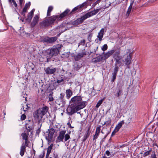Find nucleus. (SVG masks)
Here are the masks:
<instances>
[{"label":"nucleus","instance_id":"nucleus-1","mask_svg":"<svg viewBox=\"0 0 158 158\" xmlns=\"http://www.w3.org/2000/svg\"><path fill=\"white\" fill-rule=\"evenodd\" d=\"M48 108L47 106L40 108L36 110L33 113V116L39 122L42 120L43 116L48 112Z\"/></svg>","mask_w":158,"mask_h":158},{"label":"nucleus","instance_id":"nucleus-2","mask_svg":"<svg viewBox=\"0 0 158 158\" xmlns=\"http://www.w3.org/2000/svg\"><path fill=\"white\" fill-rule=\"evenodd\" d=\"M21 135L22 139L25 140L24 142L22 143L20 148V154L21 156H23L26 151V147L28 146V144L30 142L28 140V133L27 134L24 132Z\"/></svg>","mask_w":158,"mask_h":158},{"label":"nucleus","instance_id":"nucleus-3","mask_svg":"<svg viewBox=\"0 0 158 158\" xmlns=\"http://www.w3.org/2000/svg\"><path fill=\"white\" fill-rule=\"evenodd\" d=\"M57 18V16L53 15L48 19H45L40 23V25L42 28L46 27L52 25Z\"/></svg>","mask_w":158,"mask_h":158},{"label":"nucleus","instance_id":"nucleus-4","mask_svg":"<svg viewBox=\"0 0 158 158\" xmlns=\"http://www.w3.org/2000/svg\"><path fill=\"white\" fill-rule=\"evenodd\" d=\"M66 131L65 130H62L59 132V135L57 136L55 142L56 143L63 142L64 139V142L67 141L70 138V136L68 134H66Z\"/></svg>","mask_w":158,"mask_h":158},{"label":"nucleus","instance_id":"nucleus-5","mask_svg":"<svg viewBox=\"0 0 158 158\" xmlns=\"http://www.w3.org/2000/svg\"><path fill=\"white\" fill-rule=\"evenodd\" d=\"M59 45L55 47H53L50 50L49 53L50 55L51 56H56L57 55L59 52V48H60Z\"/></svg>","mask_w":158,"mask_h":158},{"label":"nucleus","instance_id":"nucleus-6","mask_svg":"<svg viewBox=\"0 0 158 158\" xmlns=\"http://www.w3.org/2000/svg\"><path fill=\"white\" fill-rule=\"evenodd\" d=\"M48 135L46 136L45 138L46 140L49 142L51 141L53 138L55 130L53 128H51L48 130Z\"/></svg>","mask_w":158,"mask_h":158},{"label":"nucleus","instance_id":"nucleus-7","mask_svg":"<svg viewBox=\"0 0 158 158\" xmlns=\"http://www.w3.org/2000/svg\"><path fill=\"white\" fill-rule=\"evenodd\" d=\"M88 18V17L87 15L86 14L83 16H81V18L77 19L75 21L73 22L74 24L75 25H77L81 23L84 20Z\"/></svg>","mask_w":158,"mask_h":158},{"label":"nucleus","instance_id":"nucleus-8","mask_svg":"<svg viewBox=\"0 0 158 158\" xmlns=\"http://www.w3.org/2000/svg\"><path fill=\"white\" fill-rule=\"evenodd\" d=\"M86 102L85 101H81L74 105L78 111L84 108L86 105Z\"/></svg>","mask_w":158,"mask_h":158},{"label":"nucleus","instance_id":"nucleus-9","mask_svg":"<svg viewBox=\"0 0 158 158\" xmlns=\"http://www.w3.org/2000/svg\"><path fill=\"white\" fill-rule=\"evenodd\" d=\"M86 4L85 2H84L81 5L77 6L74 8L70 12V14H74L77 11H80L82 10V8Z\"/></svg>","mask_w":158,"mask_h":158},{"label":"nucleus","instance_id":"nucleus-10","mask_svg":"<svg viewBox=\"0 0 158 158\" xmlns=\"http://www.w3.org/2000/svg\"><path fill=\"white\" fill-rule=\"evenodd\" d=\"M57 39L56 37H47L44 38L42 40L43 43L46 42L47 43H52L55 41Z\"/></svg>","mask_w":158,"mask_h":158},{"label":"nucleus","instance_id":"nucleus-11","mask_svg":"<svg viewBox=\"0 0 158 158\" xmlns=\"http://www.w3.org/2000/svg\"><path fill=\"white\" fill-rule=\"evenodd\" d=\"M39 18L40 16L39 15L37 14L35 15L31 23V27H33L36 25L38 22Z\"/></svg>","mask_w":158,"mask_h":158},{"label":"nucleus","instance_id":"nucleus-12","mask_svg":"<svg viewBox=\"0 0 158 158\" xmlns=\"http://www.w3.org/2000/svg\"><path fill=\"white\" fill-rule=\"evenodd\" d=\"M26 127L28 132H31V133L34 128V123L32 122H29V123H27Z\"/></svg>","mask_w":158,"mask_h":158},{"label":"nucleus","instance_id":"nucleus-13","mask_svg":"<svg viewBox=\"0 0 158 158\" xmlns=\"http://www.w3.org/2000/svg\"><path fill=\"white\" fill-rule=\"evenodd\" d=\"M64 94L61 93L60 97L55 99V102L57 104L60 105L61 103H62L64 102Z\"/></svg>","mask_w":158,"mask_h":158},{"label":"nucleus","instance_id":"nucleus-14","mask_svg":"<svg viewBox=\"0 0 158 158\" xmlns=\"http://www.w3.org/2000/svg\"><path fill=\"white\" fill-rule=\"evenodd\" d=\"M67 111L68 114L69 115H71L78 111L74 105L72 107L68 108L67 109Z\"/></svg>","mask_w":158,"mask_h":158},{"label":"nucleus","instance_id":"nucleus-15","mask_svg":"<svg viewBox=\"0 0 158 158\" xmlns=\"http://www.w3.org/2000/svg\"><path fill=\"white\" fill-rule=\"evenodd\" d=\"M56 70V68H52L50 67H48L45 69L46 73L48 75L54 74V73Z\"/></svg>","mask_w":158,"mask_h":158},{"label":"nucleus","instance_id":"nucleus-16","mask_svg":"<svg viewBox=\"0 0 158 158\" xmlns=\"http://www.w3.org/2000/svg\"><path fill=\"white\" fill-rule=\"evenodd\" d=\"M115 52V50L114 49H112L110 51H108L107 52L105 53L104 55L102 56L103 60L107 59L108 57H110L112 54H113Z\"/></svg>","mask_w":158,"mask_h":158},{"label":"nucleus","instance_id":"nucleus-17","mask_svg":"<svg viewBox=\"0 0 158 158\" xmlns=\"http://www.w3.org/2000/svg\"><path fill=\"white\" fill-rule=\"evenodd\" d=\"M115 91V94H114V95L119 99L123 95V89L116 88Z\"/></svg>","mask_w":158,"mask_h":158},{"label":"nucleus","instance_id":"nucleus-18","mask_svg":"<svg viewBox=\"0 0 158 158\" xmlns=\"http://www.w3.org/2000/svg\"><path fill=\"white\" fill-rule=\"evenodd\" d=\"M82 100V99L81 97L79 96H75L71 99V101L74 103V105L79 102H80Z\"/></svg>","mask_w":158,"mask_h":158},{"label":"nucleus","instance_id":"nucleus-19","mask_svg":"<svg viewBox=\"0 0 158 158\" xmlns=\"http://www.w3.org/2000/svg\"><path fill=\"white\" fill-rule=\"evenodd\" d=\"M35 68V65L33 63L31 62H29L28 63L27 68L30 72L34 73L35 72V71L34 70Z\"/></svg>","mask_w":158,"mask_h":158},{"label":"nucleus","instance_id":"nucleus-20","mask_svg":"<svg viewBox=\"0 0 158 158\" xmlns=\"http://www.w3.org/2000/svg\"><path fill=\"white\" fill-rule=\"evenodd\" d=\"M86 55V52L79 53L77 55L74 56V59L76 61H78L84 55Z\"/></svg>","mask_w":158,"mask_h":158},{"label":"nucleus","instance_id":"nucleus-21","mask_svg":"<svg viewBox=\"0 0 158 158\" xmlns=\"http://www.w3.org/2000/svg\"><path fill=\"white\" fill-rule=\"evenodd\" d=\"M102 60H103L102 57L101 56H98L92 59L91 61L94 63L99 62Z\"/></svg>","mask_w":158,"mask_h":158},{"label":"nucleus","instance_id":"nucleus-22","mask_svg":"<svg viewBox=\"0 0 158 158\" xmlns=\"http://www.w3.org/2000/svg\"><path fill=\"white\" fill-rule=\"evenodd\" d=\"M35 10V9H33L28 15L27 17V20L29 22H30L31 21V20L33 17L34 15V12Z\"/></svg>","mask_w":158,"mask_h":158},{"label":"nucleus","instance_id":"nucleus-23","mask_svg":"<svg viewBox=\"0 0 158 158\" xmlns=\"http://www.w3.org/2000/svg\"><path fill=\"white\" fill-rule=\"evenodd\" d=\"M70 10L68 9H66L63 13L61 14L59 16V17L60 18H62L70 14Z\"/></svg>","mask_w":158,"mask_h":158},{"label":"nucleus","instance_id":"nucleus-24","mask_svg":"<svg viewBox=\"0 0 158 158\" xmlns=\"http://www.w3.org/2000/svg\"><path fill=\"white\" fill-rule=\"evenodd\" d=\"M100 9H97L94 10H93L90 12H89L88 13H87L86 14L88 16V18L90 17L93 15H95L100 10Z\"/></svg>","mask_w":158,"mask_h":158},{"label":"nucleus","instance_id":"nucleus-25","mask_svg":"<svg viewBox=\"0 0 158 158\" xmlns=\"http://www.w3.org/2000/svg\"><path fill=\"white\" fill-rule=\"evenodd\" d=\"M104 31V28H102L100 30V32L98 33L97 37L98 38V40L100 41H101L102 40Z\"/></svg>","mask_w":158,"mask_h":158},{"label":"nucleus","instance_id":"nucleus-26","mask_svg":"<svg viewBox=\"0 0 158 158\" xmlns=\"http://www.w3.org/2000/svg\"><path fill=\"white\" fill-rule=\"evenodd\" d=\"M31 5L30 2H29L28 3H26L25 5V7L23 8V11L22 12V15L23 16L25 15V13L26 12L27 10L29 7Z\"/></svg>","mask_w":158,"mask_h":158},{"label":"nucleus","instance_id":"nucleus-27","mask_svg":"<svg viewBox=\"0 0 158 158\" xmlns=\"http://www.w3.org/2000/svg\"><path fill=\"white\" fill-rule=\"evenodd\" d=\"M124 121L123 120L119 123L116 125L115 128V131L118 132L119 131L120 128H121L122 125L124 124Z\"/></svg>","mask_w":158,"mask_h":158},{"label":"nucleus","instance_id":"nucleus-28","mask_svg":"<svg viewBox=\"0 0 158 158\" xmlns=\"http://www.w3.org/2000/svg\"><path fill=\"white\" fill-rule=\"evenodd\" d=\"M124 85L123 81L122 79H120L118 81L117 84V87L116 88L123 89L122 87Z\"/></svg>","mask_w":158,"mask_h":158},{"label":"nucleus","instance_id":"nucleus-29","mask_svg":"<svg viewBox=\"0 0 158 158\" xmlns=\"http://www.w3.org/2000/svg\"><path fill=\"white\" fill-rule=\"evenodd\" d=\"M131 58L130 53L127 56V57L125 58V62H126L125 64L127 65H129L131 64Z\"/></svg>","mask_w":158,"mask_h":158},{"label":"nucleus","instance_id":"nucleus-30","mask_svg":"<svg viewBox=\"0 0 158 158\" xmlns=\"http://www.w3.org/2000/svg\"><path fill=\"white\" fill-rule=\"evenodd\" d=\"M65 93L67 98H69L72 95V91L70 89H67Z\"/></svg>","mask_w":158,"mask_h":158},{"label":"nucleus","instance_id":"nucleus-31","mask_svg":"<svg viewBox=\"0 0 158 158\" xmlns=\"http://www.w3.org/2000/svg\"><path fill=\"white\" fill-rule=\"evenodd\" d=\"M120 52L119 51H118L115 52L113 54V57L115 59L122 57V56H120Z\"/></svg>","mask_w":158,"mask_h":158},{"label":"nucleus","instance_id":"nucleus-32","mask_svg":"<svg viewBox=\"0 0 158 158\" xmlns=\"http://www.w3.org/2000/svg\"><path fill=\"white\" fill-rule=\"evenodd\" d=\"M122 57L121 58H119L116 59H115V65H117V64L119 66H120L122 64Z\"/></svg>","mask_w":158,"mask_h":158},{"label":"nucleus","instance_id":"nucleus-33","mask_svg":"<svg viewBox=\"0 0 158 158\" xmlns=\"http://www.w3.org/2000/svg\"><path fill=\"white\" fill-rule=\"evenodd\" d=\"M53 7L52 6H50L48 7L47 10V16L48 17L50 16L51 15V12L52 10Z\"/></svg>","mask_w":158,"mask_h":158},{"label":"nucleus","instance_id":"nucleus-34","mask_svg":"<svg viewBox=\"0 0 158 158\" xmlns=\"http://www.w3.org/2000/svg\"><path fill=\"white\" fill-rule=\"evenodd\" d=\"M101 126L100 125L96 127V130L95 132V134L99 135V134L100 132V128Z\"/></svg>","mask_w":158,"mask_h":158},{"label":"nucleus","instance_id":"nucleus-35","mask_svg":"<svg viewBox=\"0 0 158 158\" xmlns=\"http://www.w3.org/2000/svg\"><path fill=\"white\" fill-rule=\"evenodd\" d=\"M119 68L117 65H115L114 68V71L112 73L117 74Z\"/></svg>","mask_w":158,"mask_h":158},{"label":"nucleus","instance_id":"nucleus-36","mask_svg":"<svg viewBox=\"0 0 158 158\" xmlns=\"http://www.w3.org/2000/svg\"><path fill=\"white\" fill-rule=\"evenodd\" d=\"M53 93L52 92L49 94L48 95V98L49 101L50 102L53 101L54 100V98L52 96Z\"/></svg>","mask_w":158,"mask_h":158},{"label":"nucleus","instance_id":"nucleus-37","mask_svg":"<svg viewBox=\"0 0 158 158\" xmlns=\"http://www.w3.org/2000/svg\"><path fill=\"white\" fill-rule=\"evenodd\" d=\"M103 101V99H101L99 100L98 102H97L96 106V108H98L100 106V105L102 103Z\"/></svg>","mask_w":158,"mask_h":158},{"label":"nucleus","instance_id":"nucleus-38","mask_svg":"<svg viewBox=\"0 0 158 158\" xmlns=\"http://www.w3.org/2000/svg\"><path fill=\"white\" fill-rule=\"evenodd\" d=\"M151 151L152 150H150L145 152L143 154V156L145 157L150 155L151 153Z\"/></svg>","mask_w":158,"mask_h":158},{"label":"nucleus","instance_id":"nucleus-39","mask_svg":"<svg viewBox=\"0 0 158 158\" xmlns=\"http://www.w3.org/2000/svg\"><path fill=\"white\" fill-rule=\"evenodd\" d=\"M132 8V7H130V6L129 7L127 11V13L126 14V15L127 16H128L129 15V14H130L131 12V10Z\"/></svg>","mask_w":158,"mask_h":158},{"label":"nucleus","instance_id":"nucleus-40","mask_svg":"<svg viewBox=\"0 0 158 158\" xmlns=\"http://www.w3.org/2000/svg\"><path fill=\"white\" fill-rule=\"evenodd\" d=\"M23 110L24 111H27L28 109V108H30V107H28L27 105L26 104H25L23 106Z\"/></svg>","mask_w":158,"mask_h":158},{"label":"nucleus","instance_id":"nucleus-41","mask_svg":"<svg viewBox=\"0 0 158 158\" xmlns=\"http://www.w3.org/2000/svg\"><path fill=\"white\" fill-rule=\"evenodd\" d=\"M108 48V46L106 44H105L102 48V50L103 51L106 50Z\"/></svg>","mask_w":158,"mask_h":158},{"label":"nucleus","instance_id":"nucleus-42","mask_svg":"<svg viewBox=\"0 0 158 158\" xmlns=\"http://www.w3.org/2000/svg\"><path fill=\"white\" fill-rule=\"evenodd\" d=\"M117 74L112 73V79L111 80L112 82H114L115 80Z\"/></svg>","mask_w":158,"mask_h":158},{"label":"nucleus","instance_id":"nucleus-43","mask_svg":"<svg viewBox=\"0 0 158 158\" xmlns=\"http://www.w3.org/2000/svg\"><path fill=\"white\" fill-rule=\"evenodd\" d=\"M85 40H83L81 41V42L79 43V46L80 45H84L85 44Z\"/></svg>","mask_w":158,"mask_h":158},{"label":"nucleus","instance_id":"nucleus-44","mask_svg":"<svg viewBox=\"0 0 158 158\" xmlns=\"http://www.w3.org/2000/svg\"><path fill=\"white\" fill-rule=\"evenodd\" d=\"M8 0L9 2L10 3H11L12 1L15 7H16L17 6V4L14 0H10V1L9 0Z\"/></svg>","mask_w":158,"mask_h":158},{"label":"nucleus","instance_id":"nucleus-45","mask_svg":"<svg viewBox=\"0 0 158 158\" xmlns=\"http://www.w3.org/2000/svg\"><path fill=\"white\" fill-rule=\"evenodd\" d=\"M131 118L130 117H128L126 121V123L127 124H129L131 121Z\"/></svg>","mask_w":158,"mask_h":158},{"label":"nucleus","instance_id":"nucleus-46","mask_svg":"<svg viewBox=\"0 0 158 158\" xmlns=\"http://www.w3.org/2000/svg\"><path fill=\"white\" fill-rule=\"evenodd\" d=\"M26 118V116L25 114H23L21 116V119L22 120H24Z\"/></svg>","mask_w":158,"mask_h":158},{"label":"nucleus","instance_id":"nucleus-47","mask_svg":"<svg viewBox=\"0 0 158 158\" xmlns=\"http://www.w3.org/2000/svg\"><path fill=\"white\" fill-rule=\"evenodd\" d=\"M60 28L61 29V33H62V32H64L66 30H67V29L66 28H64V29H64V27H62V26H61L60 27Z\"/></svg>","mask_w":158,"mask_h":158},{"label":"nucleus","instance_id":"nucleus-48","mask_svg":"<svg viewBox=\"0 0 158 158\" xmlns=\"http://www.w3.org/2000/svg\"><path fill=\"white\" fill-rule=\"evenodd\" d=\"M45 154V152L44 151L43 152V154H41L39 155V157L38 158H43L44 157Z\"/></svg>","mask_w":158,"mask_h":158},{"label":"nucleus","instance_id":"nucleus-49","mask_svg":"<svg viewBox=\"0 0 158 158\" xmlns=\"http://www.w3.org/2000/svg\"><path fill=\"white\" fill-rule=\"evenodd\" d=\"M40 128H39L37 130H36V135H39V134L40 133Z\"/></svg>","mask_w":158,"mask_h":158},{"label":"nucleus","instance_id":"nucleus-50","mask_svg":"<svg viewBox=\"0 0 158 158\" xmlns=\"http://www.w3.org/2000/svg\"><path fill=\"white\" fill-rule=\"evenodd\" d=\"M104 155H106L107 156H109L110 155V152L108 150H107L106 151Z\"/></svg>","mask_w":158,"mask_h":158},{"label":"nucleus","instance_id":"nucleus-51","mask_svg":"<svg viewBox=\"0 0 158 158\" xmlns=\"http://www.w3.org/2000/svg\"><path fill=\"white\" fill-rule=\"evenodd\" d=\"M98 135H96L95 134L94 135L93 138V140L94 141L98 137Z\"/></svg>","mask_w":158,"mask_h":158},{"label":"nucleus","instance_id":"nucleus-52","mask_svg":"<svg viewBox=\"0 0 158 158\" xmlns=\"http://www.w3.org/2000/svg\"><path fill=\"white\" fill-rule=\"evenodd\" d=\"M64 81V80L61 78V79H60V80H57V81H56V82L57 83H60L63 81Z\"/></svg>","mask_w":158,"mask_h":158},{"label":"nucleus","instance_id":"nucleus-53","mask_svg":"<svg viewBox=\"0 0 158 158\" xmlns=\"http://www.w3.org/2000/svg\"><path fill=\"white\" fill-rule=\"evenodd\" d=\"M134 2V0H131V3L129 6L132 7Z\"/></svg>","mask_w":158,"mask_h":158},{"label":"nucleus","instance_id":"nucleus-54","mask_svg":"<svg viewBox=\"0 0 158 158\" xmlns=\"http://www.w3.org/2000/svg\"><path fill=\"white\" fill-rule=\"evenodd\" d=\"M111 122V119L110 118H109L108 120L106 122L105 124L107 123V124H110V123Z\"/></svg>","mask_w":158,"mask_h":158},{"label":"nucleus","instance_id":"nucleus-55","mask_svg":"<svg viewBox=\"0 0 158 158\" xmlns=\"http://www.w3.org/2000/svg\"><path fill=\"white\" fill-rule=\"evenodd\" d=\"M89 129L88 131H86V135L85 136V139H86L87 137H88L89 136V135H88V133H89Z\"/></svg>","mask_w":158,"mask_h":158},{"label":"nucleus","instance_id":"nucleus-56","mask_svg":"<svg viewBox=\"0 0 158 158\" xmlns=\"http://www.w3.org/2000/svg\"><path fill=\"white\" fill-rule=\"evenodd\" d=\"M151 158H156L155 152H154L153 154H152Z\"/></svg>","mask_w":158,"mask_h":158},{"label":"nucleus","instance_id":"nucleus-57","mask_svg":"<svg viewBox=\"0 0 158 158\" xmlns=\"http://www.w3.org/2000/svg\"><path fill=\"white\" fill-rule=\"evenodd\" d=\"M92 36V35L91 34H90L88 37V39L90 41V40H91V38Z\"/></svg>","mask_w":158,"mask_h":158},{"label":"nucleus","instance_id":"nucleus-58","mask_svg":"<svg viewBox=\"0 0 158 158\" xmlns=\"http://www.w3.org/2000/svg\"><path fill=\"white\" fill-rule=\"evenodd\" d=\"M52 149L48 148H47V153H49L50 154V153L51 152Z\"/></svg>","mask_w":158,"mask_h":158},{"label":"nucleus","instance_id":"nucleus-59","mask_svg":"<svg viewBox=\"0 0 158 158\" xmlns=\"http://www.w3.org/2000/svg\"><path fill=\"white\" fill-rule=\"evenodd\" d=\"M101 1V0H97L96 2H95L94 3L95 5L97 4L98 3Z\"/></svg>","mask_w":158,"mask_h":158},{"label":"nucleus","instance_id":"nucleus-60","mask_svg":"<svg viewBox=\"0 0 158 158\" xmlns=\"http://www.w3.org/2000/svg\"><path fill=\"white\" fill-rule=\"evenodd\" d=\"M53 144H51L48 147V148L52 149V147H53Z\"/></svg>","mask_w":158,"mask_h":158},{"label":"nucleus","instance_id":"nucleus-61","mask_svg":"<svg viewBox=\"0 0 158 158\" xmlns=\"http://www.w3.org/2000/svg\"><path fill=\"white\" fill-rule=\"evenodd\" d=\"M116 132H117L115 131V129H114V131L112 132V133L111 135H114L115 134Z\"/></svg>","mask_w":158,"mask_h":158},{"label":"nucleus","instance_id":"nucleus-62","mask_svg":"<svg viewBox=\"0 0 158 158\" xmlns=\"http://www.w3.org/2000/svg\"><path fill=\"white\" fill-rule=\"evenodd\" d=\"M19 4L20 5H21L23 3V0H19Z\"/></svg>","mask_w":158,"mask_h":158},{"label":"nucleus","instance_id":"nucleus-63","mask_svg":"<svg viewBox=\"0 0 158 158\" xmlns=\"http://www.w3.org/2000/svg\"><path fill=\"white\" fill-rule=\"evenodd\" d=\"M49 154H50V153H48L47 152L45 158H48V156H49Z\"/></svg>","mask_w":158,"mask_h":158},{"label":"nucleus","instance_id":"nucleus-64","mask_svg":"<svg viewBox=\"0 0 158 158\" xmlns=\"http://www.w3.org/2000/svg\"><path fill=\"white\" fill-rule=\"evenodd\" d=\"M102 158H108L107 157H106V156L105 155H104L103 156H102Z\"/></svg>","mask_w":158,"mask_h":158}]
</instances>
